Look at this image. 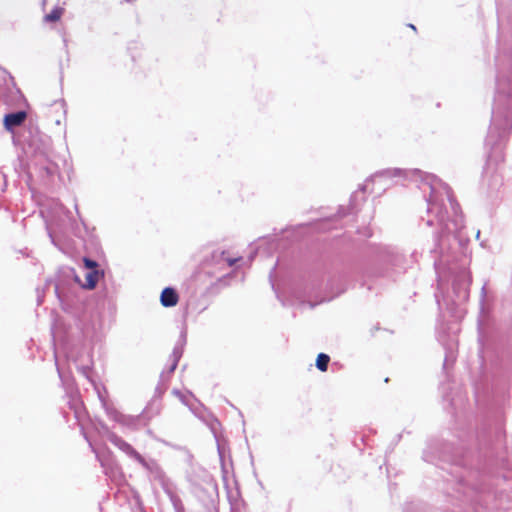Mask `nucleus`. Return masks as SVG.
I'll list each match as a JSON object with an SVG mask.
<instances>
[{"mask_svg":"<svg viewBox=\"0 0 512 512\" xmlns=\"http://www.w3.org/2000/svg\"><path fill=\"white\" fill-rule=\"evenodd\" d=\"M393 178H403L415 182L418 188L423 192L427 202V218L422 217L429 227L436 226L439 229L436 235V245L433 253L439 254L435 259L434 266L438 275V291H442L451 281L454 297L442 296L439 292L435 293L436 301L439 307L442 302L447 309L450 306H460L465 303L469 297V285L471 282L469 271L465 264L456 266L450 264L448 260L447 245L451 240H455V233L463 227V217L460 214L458 203L453 198L452 192L447 184L442 182L433 174L425 173L419 169L403 170L400 168H387L376 172L365 184L360 187L365 191L370 182H384Z\"/></svg>","mask_w":512,"mask_h":512,"instance_id":"1","label":"nucleus"},{"mask_svg":"<svg viewBox=\"0 0 512 512\" xmlns=\"http://www.w3.org/2000/svg\"><path fill=\"white\" fill-rule=\"evenodd\" d=\"M512 129V75L497 78L496 95L492 108L491 124L485 140L489 148L487 171L493 164L503 161L502 143Z\"/></svg>","mask_w":512,"mask_h":512,"instance_id":"2","label":"nucleus"},{"mask_svg":"<svg viewBox=\"0 0 512 512\" xmlns=\"http://www.w3.org/2000/svg\"><path fill=\"white\" fill-rule=\"evenodd\" d=\"M108 440L127 456L136 460L149 472L151 481L156 482L161 486L165 494L170 499L175 512H185L183 503L177 493L176 485L169 477H167L155 460H146L128 442L113 432L108 433Z\"/></svg>","mask_w":512,"mask_h":512,"instance_id":"3","label":"nucleus"},{"mask_svg":"<svg viewBox=\"0 0 512 512\" xmlns=\"http://www.w3.org/2000/svg\"><path fill=\"white\" fill-rule=\"evenodd\" d=\"M85 357L84 360H80V358H74L73 354L70 353L67 355L68 359H72L73 362L76 364V367L78 371L91 383L93 386L95 392L97 393V396L101 402L102 407L104 408L106 414H108L109 408H114L112 404H110L107 400V391L106 388L96 382L91 377V368H92V358L89 353H82L80 357Z\"/></svg>","mask_w":512,"mask_h":512,"instance_id":"4","label":"nucleus"},{"mask_svg":"<svg viewBox=\"0 0 512 512\" xmlns=\"http://www.w3.org/2000/svg\"><path fill=\"white\" fill-rule=\"evenodd\" d=\"M107 416L111 420L121 424L122 426L131 428V429H137V424L140 420V418L138 416H130V415L122 414L115 407L108 409Z\"/></svg>","mask_w":512,"mask_h":512,"instance_id":"5","label":"nucleus"},{"mask_svg":"<svg viewBox=\"0 0 512 512\" xmlns=\"http://www.w3.org/2000/svg\"><path fill=\"white\" fill-rule=\"evenodd\" d=\"M27 118L25 111H17L4 116V127L7 131L13 132L15 127L21 126Z\"/></svg>","mask_w":512,"mask_h":512,"instance_id":"6","label":"nucleus"},{"mask_svg":"<svg viewBox=\"0 0 512 512\" xmlns=\"http://www.w3.org/2000/svg\"><path fill=\"white\" fill-rule=\"evenodd\" d=\"M181 356H182V347L176 346L173 349V352L171 354L172 363H171L168 371H163L160 375L161 382L167 381L168 378L170 377V375L175 371Z\"/></svg>","mask_w":512,"mask_h":512,"instance_id":"7","label":"nucleus"},{"mask_svg":"<svg viewBox=\"0 0 512 512\" xmlns=\"http://www.w3.org/2000/svg\"><path fill=\"white\" fill-rule=\"evenodd\" d=\"M179 300V296L175 289L171 287H166L163 289L160 302L164 307H174Z\"/></svg>","mask_w":512,"mask_h":512,"instance_id":"8","label":"nucleus"},{"mask_svg":"<svg viewBox=\"0 0 512 512\" xmlns=\"http://www.w3.org/2000/svg\"><path fill=\"white\" fill-rule=\"evenodd\" d=\"M37 164L40 165V170L46 175V176H52L57 169V166L49 161L45 155H36L35 156Z\"/></svg>","mask_w":512,"mask_h":512,"instance_id":"9","label":"nucleus"},{"mask_svg":"<svg viewBox=\"0 0 512 512\" xmlns=\"http://www.w3.org/2000/svg\"><path fill=\"white\" fill-rule=\"evenodd\" d=\"M99 274L98 270H86L84 275L86 282L81 284V286L85 289H93L98 282Z\"/></svg>","mask_w":512,"mask_h":512,"instance_id":"10","label":"nucleus"},{"mask_svg":"<svg viewBox=\"0 0 512 512\" xmlns=\"http://www.w3.org/2000/svg\"><path fill=\"white\" fill-rule=\"evenodd\" d=\"M89 445L90 447L92 448V451L96 454V458L98 459V461L100 462L101 466L104 468V472L106 475H110V474H113L114 473V469H117V467H115L114 465L110 464V463H106L102 458L101 456L99 455V453L96 451V449L92 446V444L89 442Z\"/></svg>","mask_w":512,"mask_h":512,"instance_id":"11","label":"nucleus"},{"mask_svg":"<svg viewBox=\"0 0 512 512\" xmlns=\"http://www.w3.org/2000/svg\"><path fill=\"white\" fill-rule=\"evenodd\" d=\"M329 361H330V357L327 354L320 353L316 359V367L320 371L324 372L328 368Z\"/></svg>","mask_w":512,"mask_h":512,"instance_id":"12","label":"nucleus"},{"mask_svg":"<svg viewBox=\"0 0 512 512\" xmlns=\"http://www.w3.org/2000/svg\"><path fill=\"white\" fill-rule=\"evenodd\" d=\"M63 11H64L63 8L55 7L50 13L45 15V21L46 22L58 21L61 18Z\"/></svg>","mask_w":512,"mask_h":512,"instance_id":"13","label":"nucleus"},{"mask_svg":"<svg viewBox=\"0 0 512 512\" xmlns=\"http://www.w3.org/2000/svg\"><path fill=\"white\" fill-rule=\"evenodd\" d=\"M56 365H58V364L56 363ZM57 371H58L59 378H60L63 386L65 387V389L67 391L73 392L74 385H73L72 381L68 377L64 376V374L62 373L59 366H57Z\"/></svg>","mask_w":512,"mask_h":512,"instance_id":"14","label":"nucleus"},{"mask_svg":"<svg viewBox=\"0 0 512 512\" xmlns=\"http://www.w3.org/2000/svg\"><path fill=\"white\" fill-rule=\"evenodd\" d=\"M457 346V343L456 341L452 340L448 347H446V358H445V362H444V366L446 365V363L451 360L453 361L454 360V352H455V348Z\"/></svg>","mask_w":512,"mask_h":512,"instance_id":"15","label":"nucleus"},{"mask_svg":"<svg viewBox=\"0 0 512 512\" xmlns=\"http://www.w3.org/2000/svg\"><path fill=\"white\" fill-rule=\"evenodd\" d=\"M172 393H173L175 396H177L183 404H185V405H186V406H188L191 410H193V409H192V406L190 405L189 400H188V398L192 396L190 393H188V394H184V393H182L180 390H177V389H174Z\"/></svg>","mask_w":512,"mask_h":512,"instance_id":"16","label":"nucleus"},{"mask_svg":"<svg viewBox=\"0 0 512 512\" xmlns=\"http://www.w3.org/2000/svg\"><path fill=\"white\" fill-rule=\"evenodd\" d=\"M503 184V177L502 175H494L491 178L490 187L492 190H497L499 187H501Z\"/></svg>","mask_w":512,"mask_h":512,"instance_id":"17","label":"nucleus"},{"mask_svg":"<svg viewBox=\"0 0 512 512\" xmlns=\"http://www.w3.org/2000/svg\"><path fill=\"white\" fill-rule=\"evenodd\" d=\"M84 264H85V267L87 268V270H97V262L94 261V260H91L89 258H84Z\"/></svg>","mask_w":512,"mask_h":512,"instance_id":"18","label":"nucleus"},{"mask_svg":"<svg viewBox=\"0 0 512 512\" xmlns=\"http://www.w3.org/2000/svg\"><path fill=\"white\" fill-rule=\"evenodd\" d=\"M218 453L221 461L222 471L224 474H226L227 471L224 464V448L221 447L220 445H218Z\"/></svg>","mask_w":512,"mask_h":512,"instance_id":"19","label":"nucleus"},{"mask_svg":"<svg viewBox=\"0 0 512 512\" xmlns=\"http://www.w3.org/2000/svg\"><path fill=\"white\" fill-rule=\"evenodd\" d=\"M388 261L395 264L398 261L399 255L396 254L394 251L389 250L388 252Z\"/></svg>","mask_w":512,"mask_h":512,"instance_id":"20","label":"nucleus"},{"mask_svg":"<svg viewBox=\"0 0 512 512\" xmlns=\"http://www.w3.org/2000/svg\"><path fill=\"white\" fill-rule=\"evenodd\" d=\"M241 258H225V261L227 262L228 266H233L237 261H239Z\"/></svg>","mask_w":512,"mask_h":512,"instance_id":"21","label":"nucleus"},{"mask_svg":"<svg viewBox=\"0 0 512 512\" xmlns=\"http://www.w3.org/2000/svg\"><path fill=\"white\" fill-rule=\"evenodd\" d=\"M345 215H346V211H345V209H343V208L339 209V211H338V216H339V217H343V216H345Z\"/></svg>","mask_w":512,"mask_h":512,"instance_id":"22","label":"nucleus"},{"mask_svg":"<svg viewBox=\"0 0 512 512\" xmlns=\"http://www.w3.org/2000/svg\"><path fill=\"white\" fill-rule=\"evenodd\" d=\"M409 27L416 30L415 26L413 24H409Z\"/></svg>","mask_w":512,"mask_h":512,"instance_id":"23","label":"nucleus"}]
</instances>
